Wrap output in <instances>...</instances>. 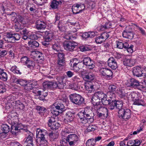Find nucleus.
Instances as JSON below:
<instances>
[{
	"label": "nucleus",
	"mask_w": 146,
	"mask_h": 146,
	"mask_svg": "<svg viewBox=\"0 0 146 146\" xmlns=\"http://www.w3.org/2000/svg\"><path fill=\"white\" fill-rule=\"evenodd\" d=\"M36 133V137L39 139L40 145V146H49L48 141L44 137L46 134H48L49 139L51 141H54L58 138L59 136V134L58 133H54L52 131L48 133L47 131L44 129H37Z\"/></svg>",
	"instance_id": "1"
},
{
	"label": "nucleus",
	"mask_w": 146,
	"mask_h": 146,
	"mask_svg": "<svg viewBox=\"0 0 146 146\" xmlns=\"http://www.w3.org/2000/svg\"><path fill=\"white\" fill-rule=\"evenodd\" d=\"M58 80L57 82L46 81L43 83V86L44 88H57L59 89L63 88L65 83L63 82V80L64 79L61 76L57 78Z\"/></svg>",
	"instance_id": "2"
},
{
	"label": "nucleus",
	"mask_w": 146,
	"mask_h": 146,
	"mask_svg": "<svg viewBox=\"0 0 146 146\" xmlns=\"http://www.w3.org/2000/svg\"><path fill=\"white\" fill-rule=\"evenodd\" d=\"M69 98L71 102L77 105H80L84 102V98L76 93L71 94L69 95Z\"/></svg>",
	"instance_id": "3"
},
{
	"label": "nucleus",
	"mask_w": 146,
	"mask_h": 146,
	"mask_svg": "<svg viewBox=\"0 0 146 146\" xmlns=\"http://www.w3.org/2000/svg\"><path fill=\"white\" fill-rule=\"evenodd\" d=\"M118 116L124 120L126 121L131 117V112L128 109H121L118 111Z\"/></svg>",
	"instance_id": "4"
},
{
	"label": "nucleus",
	"mask_w": 146,
	"mask_h": 146,
	"mask_svg": "<svg viewBox=\"0 0 146 146\" xmlns=\"http://www.w3.org/2000/svg\"><path fill=\"white\" fill-rule=\"evenodd\" d=\"M21 35L18 33L11 34L7 33L6 37L4 39L8 42L13 43L15 40H18L20 38Z\"/></svg>",
	"instance_id": "5"
},
{
	"label": "nucleus",
	"mask_w": 146,
	"mask_h": 146,
	"mask_svg": "<svg viewBox=\"0 0 146 146\" xmlns=\"http://www.w3.org/2000/svg\"><path fill=\"white\" fill-rule=\"evenodd\" d=\"M78 136L75 134H70L66 137V141L68 142L70 146H74L79 141Z\"/></svg>",
	"instance_id": "6"
},
{
	"label": "nucleus",
	"mask_w": 146,
	"mask_h": 146,
	"mask_svg": "<svg viewBox=\"0 0 146 146\" xmlns=\"http://www.w3.org/2000/svg\"><path fill=\"white\" fill-rule=\"evenodd\" d=\"M80 113H82V114L87 117V118L89 119V121H90V123H92L94 121V114L91 109L85 108L84 111H82Z\"/></svg>",
	"instance_id": "7"
},
{
	"label": "nucleus",
	"mask_w": 146,
	"mask_h": 146,
	"mask_svg": "<svg viewBox=\"0 0 146 146\" xmlns=\"http://www.w3.org/2000/svg\"><path fill=\"white\" fill-rule=\"evenodd\" d=\"M84 65H85L86 68L92 70L95 67V63L90 58L87 56L85 57L82 60Z\"/></svg>",
	"instance_id": "8"
},
{
	"label": "nucleus",
	"mask_w": 146,
	"mask_h": 146,
	"mask_svg": "<svg viewBox=\"0 0 146 146\" xmlns=\"http://www.w3.org/2000/svg\"><path fill=\"white\" fill-rule=\"evenodd\" d=\"M99 70L100 75L105 78H110L112 75L111 70L107 68L102 67L100 68Z\"/></svg>",
	"instance_id": "9"
},
{
	"label": "nucleus",
	"mask_w": 146,
	"mask_h": 146,
	"mask_svg": "<svg viewBox=\"0 0 146 146\" xmlns=\"http://www.w3.org/2000/svg\"><path fill=\"white\" fill-rule=\"evenodd\" d=\"M109 33L104 32L100 36L96 37L95 38V41L96 43L98 44H101L105 41L109 37Z\"/></svg>",
	"instance_id": "10"
},
{
	"label": "nucleus",
	"mask_w": 146,
	"mask_h": 146,
	"mask_svg": "<svg viewBox=\"0 0 146 146\" xmlns=\"http://www.w3.org/2000/svg\"><path fill=\"white\" fill-rule=\"evenodd\" d=\"M78 44V43L75 41H68L65 42L63 46L65 49L71 51H72Z\"/></svg>",
	"instance_id": "11"
},
{
	"label": "nucleus",
	"mask_w": 146,
	"mask_h": 146,
	"mask_svg": "<svg viewBox=\"0 0 146 146\" xmlns=\"http://www.w3.org/2000/svg\"><path fill=\"white\" fill-rule=\"evenodd\" d=\"M143 71H142L141 68L139 66L134 67L133 73L134 76L138 77L141 76H146V73H144Z\"/></svg>",
	"instance_id": "12"
},
{
	"label": "nucleus",
	"mask_w": 146,
	"mask_h": 146,
	"mask_svg": "<svg viewBox=\"0 0 146 146\" xmlns=\"http://www.w3.org/2000/svg\"><path fill=\"white\" fill-rule=\"evenodd\" d=\"M126 84L127 86H132L133 87H136L141 86L139 82L134 78L128 80Z\"/></svg>",
	"instance_id": "13"
},
{
	"label": "nucleus",
	"mask_w": 146,
	"mask_h": 146,
	"mask_svg": "<svg viewBox=\"0 0 146 146\" xmlns=\"http://www.w3.org/2000/svg\"><path fill=\"white\" fill-rule=\"evenodd\" d=\"M82 114V113H78L79 118L78 119V122L82 124H85L88 122L90 123V121H89V119L87 118V117Z\"/></svg>",
	"instance_id": "14"
},
{
	"label": "nucleus",
	"mask_w": 146,
	"mask_h": 146,
	"mask_svg": "<svg viewBox=\"0 0 146 146\" xmlns=\"http://www.w3.org/2000/svg\"><path fill=\"white\" fill-rule=\"evenodd\" d=\"M28 134L27 137L26 138V139L25 141V144H28L32 145H34L33 137V133L29 131H26Z\"/></svg>",
	"instance_id": "15"
},
{
	"label": "nucleus",
	"mask_w": 146,
	"mask_h": 146,
	"mask_svg": "<svg viewBox=\"0 0 146 146\" xmlns=\"http://www.w3.org/2000/svg\"><path fill=\"white\" fill-rule=\"evenodd\" d=\"M53 106L56 109L58 110L60 113H62L65 110L64 106L60 101L56 102L53 104Z\"/></svg>",
	"instance_id": "16"
},
{
	"label": "nucleus",
	"mask_w": 146,
	"mask_h": 146,
	"mask_svg": "<svg viewBox=\"0 0 146 146\" xmlns=\"http://www.w3.org/2000/svg\"><path fill=\"white\" fill-rule=\"evenodd\" d=\"M117 100L115 99V94L114 93H112V98L111 101L109 105V108L111 110L115 108L116 106Z\"/></svg>",
	"instance_id": "17"
},
{
	"label": "nucleus",
	"mask_w": 146,
	"mask_h": 146,
	"mask_svg": "<svg viewBox=\"0 0 146 146\" xmlns=\"http://www.w3.org/2000/svg\"><path fill=\"white\" fill-rule=\"evenodd\" d=\"M36 26L37 30H43L46 28V24L45 22L40 20H38L36 23Z\"/></svg>",
	"instance_id": "18"
},
{
	"label": "nucleus",
	"mask_w": 146,
	"mask_h": 146,
	"mask_svg": "<svg viewBox=\"0 0 146 146\" xmlns=\"http://www.w3.org/2000/svg\"><path fill=\"white\" fill-rule=\"evenodd\" d=\"M82 78L85 81L90 82L94 80L95 76L94 74L90 73L83 76Z\"/></svg>",
	"instance_id": "19"
},
{
	"label": "nucleus",
	"mask_w": 146,
	"mask_h": 146,
	"mask_svg": "<svg viewBox=\"0 0 146 146\" xmlns=\"http://www.w3.org/2000/svg\"><path fill=\"white\" fill-rule=\"evenodd\" d=\"M122 36L124 38L131 39L133 38L134 34L132 32L124 30L123 32Z\"/></svg>",
	"instance_id": "20"
},
{
	"label": "nucleus",
	"mask_w": 146,
	"mask_h": 146,
	"mask_svg": "<svg viewBox=\"0 0 146 146\" xmlns=\"http://www.w3.org/2000/svg\"><path fill=\"white\" fill-rule=\"evenodd\" d=\"M100 100L99 99L96 97V96L94 95L92 99V102L94 106L98 108L101 105V101H100Z\"/></svg>",
	"instance_id": "21"
},
{
	"label": "nucleus",
	"mask_w": 146,
	"mask_h": 146,
	"mask_svg": "<svg viewBox=\"0 0 146 146\" xmlns=\"http://www.w3.org/2000/svg\"><path fill=\"white\" fill-rule=\"evenodd\" d=\"M84 88L88 93H91L94 89L93 85L91 83L85 82Z\"/></svg>",
	"instance_id": "22"
},
{
	"label": "nucleus",
	"mask_w": 146,
	"mask_h": 146,
	"mask_svg": "<svg viewBox=\"0 0 146 146\" xmlns=\"http://www.w3.org/2000/svg\"><path fill=\"white\" fill-rule=\"evenodd\" d=\"M65 119L68 122H70L73 120L74 116V113L70 111H68L66 114Z\"/></svg>",
	"instance_id": "23"
},
{
	"label": "nucleus",
	"mask_w": 146,
	"mask_h": 146,
	"mask_svg": "<svg viewBox=\"0 0 146 146\" xmlns=\"http://www.w3.org/2000/svg\"><path fill=\"white\" fill-rule=\"evenodd\" d=\"M123 63L125 66H131L134 65L135 62L133 59L125 58L124 60Z\"/></svg>",
	"instance_id": "24"
},
{
	"label": "nucleus",
	"mask_w": 146,
	"mask_h": 146,
	"mask_svg": "<svg viewBox=\"0 0 146 146\" xmlns=\"http://www.w3.org/2000/svg\"><path fill=\"white\" fill-rule=\"evenodd\" d=\"M96 36V34L94 31L85 32L83 33L82 37L85 38H92Z\"/></svg>",
	"instance_id": "25"
},
{
	"label": "nucleus",
	"mask_w": 146,
	"mask_h": 146,
	"mask_svg": "<svg viewBox=\"0 0 146 146\" xmlns=\"http://www.w3.org/2000/svg\"><path fill=\"white\" fill-rule=\"evenodd\" d=\"M112 93H110V95H108L109 97L107 96V97H105V98H104L102 101V104L104 105L107 106L109 104L112 98Z\"/></svg>",
	"instance_id": "26"
},
{
	"label": "nucleus",
	"mask_w": 146,
	"mask_h": 146,
	"mask_svg": "<svg viewBox=\"0 0 146 146\" xmlns=\"http://www.w3.org/2000/svg\"><path fill=\"white\" fill-rule=\"evenodd\" d=\"M52 36L53 35L52 33H49L48 32L46 31L44 36V40L46 42H50L51 41Z\"/></svg>",
	"instance_id": "27"
},
{
	"label": "nucleus",
	"mask_w": 146,
	"mask_h": 146,
	"mask_svg": "<svg viewBox=\"0 0 146 146\" xmlns=\"http://www.w3.org/2000/svg\"><path fill=\"white\" fill-rule=\"evenodd\" d=\"M94 95L96 96V97H97L101 101L104 98H105V97H107V96L102 92H98L95 93Z\"/></svg>",
	"instance_id": "28"
},
{
	"label": "nucleus",
	"mask_w": 146,
	"mask_h": 146,
	"mask_svg": "<svg viewBox=\"0 0 146 146\" xmlns=\"http://www.w3.org/2000/svg\"><path fill=\"white\" fill-rule=\"evenodd\" d=\"M84 65L82 62H78L72 68L76 72H77L80 69H82Z\"/></svg>",
	"instance_id": "29"
},
{
	"label": "nucleus",
	"mask_w": 146,
	"mask_h": 146,
	"mask_svg": "<svg viewBox=\"0 0 146 146\" xmlns=\"http://www.w3.org/2000/svg\"><path fill=\"white\" fill-rule=\"evenodd\" d=\"M35 64V63L34 61L29 58L25 65L28 68L31 69L34 67Z\"/></svg>",
	"instance_id": "30"
},
{
	"label": "nucleus",
	"mask_w": 146,
	"mask_h": 146,
	"mask_svg": "<svg viewBox=\"0 0 146 146\" xmlns=\"http://www.w3.org/2000/svg\"><path fill=\"white\" fill-rule=\"evenodd\" d=\"M96 108H97V111L102 113H103L104 114L107 115H108V110L107 108L101 107V106L98 108H97L96 107Z\"/></svg>",
	"instance_id": "31"
},
{
	"label": "nucleus",
	"mask_w": 146,
	"mask_h": 146,
	"mask_svg": "<svg viewBox=\"0 0 146 146\" xmlns=\"http://www.w3.org/2000/svg\"><path fill=\"white\" fill-rule=\"evenodd\" d=\"M62 3L61 1H57L56 0H53L52 1L50 5L51 7L54 9H56L58 8V6L59 4Z\"/></svg>",
	"instance_id": "32"
},
{
	"label": "nucleus",
	"mask_w": 146,
	"mask_h": 146,
	"mask_svg": "<svg viewBox=\"0 0 146 146\" xmlns=\"http://www.w3.org/2000/svg\"><path fill=\"white\" fill-rule=\"evenodd\" d=\"M28 45L29 46L33 48H36L39 46L38 42L35 40H30L28 42Z\"/></svg>",
	"instance_id": "33"
},
{
	"label": "nucleus",
	"mask_w": 146,
	"mask_h": 146,
	"mask_svg": "<svg viewBox=\"0 0 146 146\" xmlns=\"http://www.w3.org/2000/svg\"><path fill=\"white\" fill-rule=\"evenodd\" d=\"M14 82L17 84H19L21 86H24L27 82L26 80L16 78Z\"/></svg>",
	"instance_id": "34"
},
{
	"label": "nucleus",
	"mask_w": 146,
	"mask_h": 146,
	"mask_svg": "<svg viewBox=\"0 0 146 146\" xmlns=\"http://www.w3.org/2000/svg\"><path fill=\"white\" fill-rule=\"evenodd\" d=\"M55 118L54 117H48V120L47 124L48 127H51L56 122Z\"/></svg>",
	"instance_id": "35"
},
{
	"label": "nucleus",
	"mask_w": 146,
	"mask_h": 146,
	"mask_svg": "<svg viewBox=\"0 0 146 146\" xmlns=\"http://www.w3.org/2000/svg\"><path fill=\"white\" fill-rule=\"evenodd\" d=\"M97 129V127L95 125H90L88 126L85 131L87 132L93 131Z\"/></svg>",
	"instance_id": "36"
},
{
	"label": "nucleus",
	"mask_w": 146,
	"mask_h": 146,
	"mask_svg": "<svg viewBox=\"0 0 146 146\" xmlns=\"http://www.w3.org/2000/svg\"><path fill=\"white\" fill-rule=\"evenodd\" d=\"M36 108L37 110L40 111L38 113L41 115V116H43L44 115L43 112H44L46 111V109L45 108L39 106H37Z\"/></svg>",
	"instance_id": "37"
},
{
	"label": "nucleus",
	"mask_w": 146,
	"mask_h": 146,
	"mask_svg": "<svg viewBox=\"0 0 146 146\" xmlns=\"http://www.w3.org/2000/svg\"><path fill=\"white\" fill-rule=\"evenodd\" d=\"M10 70L15 74H21V72L15 66H13L10 69Z\"/></svg>",
	"instance_id": "38"
},
{
	"label": "nucleus",
	"mask_w": 146,
	"mask_h": 146,
	"mask_svg": "<svg viewBox=\"0 0 146 146\" xmlns=\"http://www.w3.org/2000/svg\"><path fill=\"white\" fill-rule=\"evenodd\" d=\"M79 60L76 58H74L70 60V65L72 68L76 65L79 62Z\"/></svg>",
	"instance_id": "39"
},
{
	"label": "nucleus",
	"mask_w": 146,
	"mask_h": 146,
	"mask_svg": "<svg viewBox=\"0 0 146 146\" xmlns=\"http://www.w3.org/2000/svg\"><path fill=\"white\" fill-rule=\"evenodd\" d=\"M52 48L56 52H59L61 50L60 44L58 43H55L52 45Z\"/></svg>",
	"instance_id": "40"
},
{
	"label": "nucleus",
	"mask_w": 146,
	"mask_h": 146,
	"mask_svg": "<svg viewBox=\"0 0 146 146\" xmlns=\"http://www.w3.org/2000/svg\"><path fill=\"white\" fill-rule=\"evenodd\" d=\"M95 143V141L94 139H91L87 141L86 144V146H94Z\"/></svg>",
	"instance_id": "41"
},
{
	"label": "nucleus",
	"mask_w": 146,
	"mask_h": 146,
	"mask_svg": "<svg viewBox=\"0 0 146 146\" xmlns=\"http://www.w3.org/2000/svg\"><path fill=\"white\" fill-rule=\"evenodd\" d=\"M1 128L2 131L6 133H8L10 131V127L6 124H3L1 125Z\"/></svg>",
	"instance_id": "42"
},
{
	"label": "nucleus",
	"mask_w": 146,
	"mask_h": 146,
	"mask_svg": "<svg viewBox=\"0 0 146 146\" xmlns=\"http://www.w3.org/2000/svg\"><path fill=\"white\" fill-rule=\"evenodd\" d=\"M127 45V42L123 43L121 42H117V47L121 49H122L123 48H125V47H126Z\"/></svg>",
	"instance_id": "43"
},
{
	"label": "nucleus",
	"mask_w": 146,
	"mask_h": 146,
	"mask_svg": "<svg viewBox=\"0 0 146 146\" xmlns=\"http://www.w3.org/2000/svg\"><path fill=\"white\" fill-rule=\"evenodd\" d=\"M133 101L134 102V104L135 105L143 106L144 104L143 101L141 99H140L139 97L138 99H136Z\"/></svg>",
	"instance_id": "44"
},
{
	"label": "nucleus",
	"mask_w": 146,
	"mask_h": 146,
	"mask_svg": "<svg viewBox=\"0 0 146 146\" xmlns=\"http://www.w3.org/2000/svg\"><path fill=\"white\" fill-rule=\"evenodd\" d=\"M117 86L116 84L110 85L108 87V90L110 92H113L116 91ZM111 93V92H110ZM111 94L110 93V94Z\"/></svg>",
	"instance_id": "45"
},
{
	"label": "nucleus",
	"mask_w": 146,
	"mask_h": 146,
	"mask_svg": "<svg viewBox=\"0 0 146 146\" xmlns=\"http://www.w3.org/2000/svg\"><path fill=\"white\" fill-rule=\"evenodd\" d=\"M129 96L131 98L132 100L133 101L136 100V99H138V98L139 97L137 93L135 92L131 93L129 94Z\"/></svg>",
	"instance_id": "46"
},
{
	"label": "nucleus",
	"mask_w": 146,
	"mask_h": 146,
	"mask_svg": "<svg viewBox=\"0 0 146 146\" xmlns=\"http://www.w3.org/2000/svg\"><path fill=\"white\" fill-rule=\"evenodd\" d=\"M123 105V102L121 101H119L117 100L115 108L118 109V111L121 109H123L124 108H122Z\"/></svg>",
	"instance_id": "47"
},
{
	"label": "nucleus",
	"mask_w": 146,
	"mask_h": 146,
	"mask_svg": "<svg viewBox=\"0 0 146 146\" xmlns=\"http://www.w3.org/2000/svg\"><path fill=\"white\" fill-rule=\"evenodd\" d=\"M111 26V23L108 22L106 23L105 25L101 26L100 28L101 30H103L104 29H108L110 28Z\"/></svg>",
	"instance_id": "48"
},
{
	"label": "nucleus",
	"mask_w": 146,
	"mask_h": 146,
	"mask_svg": "<svg viewBox=\"0 0 146 146\" xmlns=\"http://www.w3.org/2000/svg\"><path fill=\"white\" fill-rule=\"evenodd\" d=\"M127 46L126 47H125V48L126 49L127 52L130 53H131L133 52V48L134 47L133 45L131 44L129 45L127 43Z\"/></svg>",
	"instance_id": "49"
},
{
	"label": "nucleus",
	"mask_w": 146,
	"mask_h": 146,
	"mask_svg": "<svg viewBox=\"0 0 146 146\" xmlns=\"http://www.w3.org/2000/svg\"><path fill=\"white\" fill-rule=\"evenodd\" d=\"M108 64L109 67L113 70L116 69L118 67L117 62L113 63H108Z\"/></svg>",
	"instance_id": "50"
},
{
	"label": "nucleus",
	"mask_w": 146,
	"mask_h": 146,
	"mask_svg": "<svg viewBox=\"0 0 146 146\" xmlns=\"http://www.w3.org/2000/svg\"><path fill=\"white\" fill-rule=\"evenodd\" d=\"M24 88L25 89L27 90L28 91H30L31 90L33 89V87L30 83H27L24 86Z\"/></svg>",
	"instance_id": "51"
},
{
	"label": "nucleus",
	"mask_w": 146,
	"mask_h": 146,
	"mask_svg": "<svg viewBox=\"0 0 146 146\" xmlns=\"http://www.w3.org/2000/svg\"><path fill=\"white\" fill-rule=\"evenodd\" d=\"M60 125V124L56 121L50 127V129L53 130H56L58 129Z\"/></svg>",
	"instance_id": "52"
},
{
	"label": "nucleus",
	"mask_w": 146,
	"mask_h": 146,
	"mask_svg": "<svg viewBox=\"0 0 146 146\" xmlns=\"http://www.w3.org/2000/svg\"><path fill=\"white\" fill-rule=\"evenodd\" d=\"M57 64L60 66H64L65 64V59H58Z\"/></svg>",
	"instance_id": "53"
},
{
	"label": "nucleus",
	"mask_w": 146,
	"mask_h": 146,
	"mask_svg": "<svg viewBox=\"0 0 146 146\" xmlns=\"http://www.w3.org/2000/svg\"><path fill=\"white\" fill-rule=\"evenodd\" d=\"M13 127L14 128L15 130L17 131V132H19L21 129H23V126L21 124H19L17 125L13 126Z\"/></svg>",
	"instance_id": "54"
},
{
	"label": "nucleus",
	"mask_w": 146,
	"mask_h": 146,
	"mask_svg": "<svg viewBox=\"0 0 146 146\" xmlns=\"http://www.w3.org/2000/svg\"><path fill=\"white\" fill-rule=\"evenodd\" d=\"M16 104L20 109L22 110L25 107L24 104L20 102L19 100L17 101L16 102Z\"/></svg>",
	"instance_id": "55"
},
{
	"label": "nucleus",
	"mask_w": 146,
	"mask_h": 146,
	"mask_svg": "<svg viewBox=\"0 0 146 146\" xmlns=\"http://www.w3.org/2000/svg\"><path fill=\"white\" fill-rule=\"evenodd\" d=\"M29 59L26 56H24L22 57L21 60V62L24 65L25 64L28 60Z\"/></svg>",
	"instance_id": "56"
},
{
	"label": "nucleus",
	"mask_w": 146,
	"mask_h": 146,
	"mask_svg": "<svg viewBox=\"0 0 146 146\" xmlns=\"http://www.w3.org/2000/svg\"><path fill=\"white\" fill-rule=\"evenodd\" d=\"M6 91L5 86L3 83H0V93H3Z\"/></svg>",
	"instance_id": "57"
},
{
	"label": "nucleus",
	"mask_w": 146,
	"mask_h": 146,
	"mask_svg": "<svg viewBox=\"0 0 146 146\" xmlns=\"http://www.w3.org/2000/svg\"><path fill=\"white\" fill-rule=\"evenodd\" d=\"M97 116L100 118L103 119H105L106 118L108 115H106L103 113H102L98 111H97Z\"/></svg>",
	"instance_id": "58"
},
{
	"label": "nucleus",
	"mask_w": 146,
	"mask_h": 146,
	"mask_svg": "<svg viewBox=\"0 0 146 146\" xmlns=\"http://www.w3.org/2000/svg\"><path fill=\"white\" fill-rule=\"evenodd\" d=\"M110 46V44L107 43H104L102 45V47H104V50L105 51H107L109 50Z\"/></svg>",
	"instance_id": "59"
},
{
	"label": "nucleus",
	"mask_w": 146,
	"mask_h": 146,
	"mask_svg": "<svg viewBox=\"0 0 146 146\" xmlns=\"http://www.w3.org/2000/svg\"><path fill=\"white\" fill-rule=\"evenodd\" d=\"M1 75V78L4 81H6L7 79V75L6 72H3Z\"/></svg>",
	"instance_id": "60"
},
{
	"label": "nucleus",
	"mask_w": 146,
	"mask_h": 146,
	"mask_svg": "<svg viewBox=\"0 0 146 146\" xmlns=\"http://www.w3.org/2000/svg\"><path fill=\"white\" fill-rule=\"evenodd\" d=\"M70 133L69 131H68L67 130H62L61 133L62 137H66L67 134H69Z\"/></svg>",
	"instance_id": "61"
},
{
	"label": "nucleus",
	"mask_w": 146,
	"mask_h": 146,
	"mask_svg": "<svg viewBox=\"0 0 146 146\" xmlns=\"http://www.w3.org/2000/svg\"><path fill=\"white\" fill-rule=\"evenodd\" d=\"M51 113L53 115H54L55 116L58 115L60 113H62L60 112V111H56L54 109H52L51 110Z\"/></svg>",
	"instance_id": "62"
},
{
	"label": "nucleus",
	"mask_w": 146,
	"mask_h": 146,
	"mask_svg": "<svg viewBox=\"0 0 146 146\" xmlns=\"http://www.w3.org/2000/svg\"><path fill=\"white\" fill-rule=\"evenodd\" d=\"M66 74L68 78L72 77L74 74V72L71 71H68L66 72Z\"/></svg>",
	"instance_id": "63"
},
{
	"label": "nucleus",
	"mask_w": 146,
	"mask_h": 146,
	"mask_svg": "<svg viewBox=\"0 0 146 146\" xmlns=\"http://www.w3.org/2000/svg\"><path fill=\"white\" fill-rule=\"evenodd\" d=\"M135 143V140H130L127 143V146H133Z\"/></svg>",
	"instance_id": "64"
}]
</instances>
